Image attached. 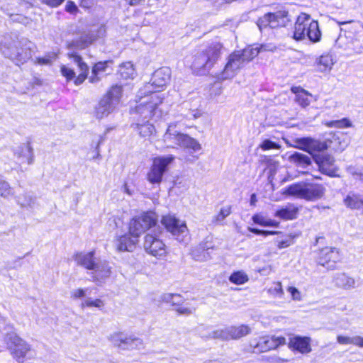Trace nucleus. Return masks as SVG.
<instances>
[{
	"label": "nucleus",
	"mask_w": 363,
	"mask_h": 363,
	"mask_svg": "<svg viewBox=\"0 0 363 363\" xmlns=\"http://www.w3.org/2000/svg\"><path fill=\"white\" fill-rule=\"evenodd\" d=\"M162 95L160 93L140 94L139 90L137 95L139 99L138 104L130 111L133 118L150 120L152 118H160L162 113L159 106L162 103Z\"/></svg>",
	"instance_id": "7ed1b4c3"
},
{
	"label": "nucleus",
	"mask_w": 363,
	"mask_h": 363,
	"mask_svg": "<svg viewBox=\"0 0 363 363\" xmlns=\"http://www.w3.org/2000/svg\"><path fill=\"white\" fill-rule=\"evenodd\" d=\"M209 337L222 340H229L228 328L213 330L209 334Z\"/></svg>",
	"instance_id": "a19ab883"
},
{
	"label": "nucleus",
	"mask_w": 363,
	"mask_h": 363,
	"mask_svg": "<svg viewBox=\"0 0 363 363\" xmlns=\"http://www.w3.org/2000/svg\"><path fill=\"white\" fill-rule=\"evenodd\" d=\"M158 216L152 211H147L133 218L129 224V233L131 236L138 238L146 230L150 233L157 231L162 233V228L157 225Z\"/></svg>",
	"instance_id": "423d86ee"
},
{
	"label": "nucleus",
	"mask_w": 363,
	"mask_h": 363,
	"mask_svg": "<svg viewBox=\"0 0 363 363\" xmlns=\"http://www.w3.org/2000/svg\"><path fill=\"white\" fill-rule=\"evenodd\" d=\"M352 342L353 345L363 347V337L360 336L352 337Z\"/></svg>",
	"instance_id": "e2e57ef3"
},
{
	"label": "nucleus",
	"mask_w": 363,
	"mask_h": 363,
	"mask_svg": "<svg viewBox=\"0 0 363 363\" xmlns=\"http://www.w3.org/2000/svg\"><path fill=\"white\" fill-rule=\"evenodd\" d=\"M335 63L332 55L329 54L322 55L316 62L317 69L319 72H330Z\"/></svg>",
	"instance_id": "c756f323"
},
{
	"label": "nucleus",
	"mask_w": 363,
	"mask_h": 363,
	"mask_svg": "<svg viewBox=\"0 0 363 363\" xmlns=\"http://www.w3.org/2000/svg\"><path fill=\"white\" fill-rule=\"evenodd\" d=\"M161 223L177 240L187 243L189 233L185 222L181 221L174 215L168 214L162 216Z\"/></svg>",
	"instance_id": "f8f14e48"
},
{
	"label": "nucleus",
	"mask_w": 363,
	"mask_h": 363,
	"mask_svg": "<svg viewBox=\"0 0 363 363\" xmlns=\"http://www.w3.org/2000/svg\"><path fill=\"white\" fill-rule=\"evenodd\" d=\"M244 61L240 55V51H236L230 54L228 62L219 77L220 79L225 80L233 78L238 71L243 66Z\"/></svg>",
	"instance_id": "aec40b11"
},
{
	"label": "nucleus",
	"mask_w": 363,
	"mask_h": 363,
	"mask_svg": "<svg viewBox=\"0 0 363 363\" xmlns=\"http://www.w3.org/2000/svg\"><path fill=\"white\" fill-rule=\"evenodd\" d=\"M0 330L4 335V342L11 350L13 358L18 363H23L24 358L30 351V345L13 331V325L7 323L4 318L0 319Z\"/></svg>",
	"instance_id": "20e7f679"
},
{
	"label": "nucleus",
	"mask_w": 363,
	"mask_h": 363,
	"mask_svg": "<svg viewBox=\"0 0 363 363\" xmlns=\"http://www.w3.org/2000/svg\"><path fill=\"white\" fill-rule=\"evenodd\" d=\"M45 57L46 59L49 60L50 64L51 65L57 58V52H50L47 53Z\"/></svg>",
	"instance_id": "69168bd1"
},
{
	"label": "nucleus",
	"mask_w": 363,
	"mask_h": 363,
	"mask_svg": "<svg viewBox=\"0 0 363 363\" xmlns=\"http://www.w3.org/2000/svg\"><path fill=\"white\" fill-rule=\"evenodd\" d=\"M94 254V251L81 252L77 253L74 259L78 265L90 271L91 281L99 285L110 277L111 267L106 260L96 258Z\"/></svg>",
	"instance_id": "f257e3e1"
},
{
	"label": "nucleus",
	"mask_w": 363,
	"mask_h": 363,
	"mask_svg": "<svg viewBox=\"0 0 363 363\" xmlns=\"http://www.w3.org/2000/svg\"><path fill=\"white\" fill-rule=\"evenodd\" d=\"M138 238L131 236V235L125 234L119 237L116 242V248L120 252H132L138 242Z\"/></svg>",
	"instance_id": "393cba45"
},
{
	"label": "nucleus",
	"mask_w": 363,
	"mask_h": 363,
	"mask_svg": "<svg viewBox=\"0 0 363 363\" xmlns=\"http://www.w3.org/2000/svg\"><path fill=\"white\" fill-rule=\"evenodd\" d=\"M161 301L177 307L184 303V298L178 294H164L161 296Z\"/></svg>",
	"instance_id": "4c0bfd02"
},
{
	"label": "nucleus",
	"mask_w": 363,
	"mask_h": 363,
	"mask_svg": "<svg viewBox=\"0 0 363 363\" xmlns=\"http://www.w3.org/2000/svg\"><path fill=\"white\" fill-rule=\"evenodd\" d=\"M310 342V337L296 335L290 338L289 347L300 353L306 354L311 351Z\"/></svg>",
	"instance_id": "b1692460"
},
{
	"label": "nucleus",
	"mask_w": 363,
	"mask_h": 363,
	"mask_svg": "<svg viewBox=\"0 0 363 363\" xmlns=\"http://www.w3.org/2000/svg\"><path fill=\"white\" fill-rule=\"evenodd\" d=\"M344 203L351 209H357L363 212V195L349 194L344 199Z\"/></svg>",
	"instance_id": "c85d7f7f"
},
{
	"label": "nucleus",
	"mask_w": 363,
	"mask_h": 363,
	"mask_svg": "<svg viewBox=\"0 0 363 363\" xmlns=\"http://www.w3.org/2000/svg\"><path fill=\"white\" fill-rule=\"evenodd\" d=\"M247 275L241 271L233 272L229 277V280L231 283L235 284L240 285L246 283L248 281Z\"/></svg>",
	"instance_id": "58836bf2"
},
{
	"label": "nucleus",
	"mask_w": 363,
	"mask_h": 363,
	"mask_svg": "<svg viewBox=\"0 0 363 363\" xmlns=\"http://www.w3.org/2000/svg\"><path fill=\"white\" fill-rule=\"evenodd\" d=\"M196 308L194 307H189L187 306V304H183L182 303L178 307L175 308V311L182 315H189L191 314L194 311H195Z\"/></svg>",
	"instance_id": "8fccbe9b"
},
{
	"label": "nucleus",
	"mask_w": 363,
	"mask_h": 363,
	"mask_svg": "<svg viewBox=\"0 0 363 363\" xmlns=\"http://www.w3.org/2000/svg\"><path fill=\"white\" fill-rule=\"evenodd\" d=\"M89 290V288L74 289L71 292V296L73 298H84Z\"/></svg>",
	"instance_id": "5fc2aeb1"
},
{
	"label": "nucleus",
	"mask_w": 363,
	"mask_h": 363,
	"mask_svg": "<svg viewBox=\"0 0 363 363\" xmlns=\"http://www.w3.org/2000/svg\"><path fill=\"white\" fill-rule=\"evenodd\" d=\"M99 0H81L80 6L89 9L96 4Z\"/></svg>",
	"instance_id": "680f3d73"
},
{
	"label": "nucleus",
	"mask_w": 363,
	"mask_h": 363,
	"mask_svg": "<svg viewBox=\"0 0 363 363\" xmlns=\"http://www.w3.org/2000/svg\"><path fill=\"white\" fill-rule=\"evenodd\" d=\"M67 55L69 58L72 59L77 65L80 73L77 77H75V72L72 69L67 67L66 65H62L60 67L62 75L66 78L67 81H71L74 79V84L80 85L87 78L89 68L86 63L83 61L82 57L77 52H69Z\"/></svg>",
	"instance_id": "9b49d317"
},
{
	"label": "nucleus",
	"mask_w": 363,
	"mask_h": 363,
	"mask_svg": "<svg viewBox=\"0 0 363 363\" xmlns=\"http://www.w3.org/2000/svg\"><path fill=\"white\" fill-rule=\"evenodd\" d=\"M268 292L274 296L282 297L284 291L281 282L275 283L273 286L268 289Z\"/></svg>",
	"instance_id": "de8ad7c7"
},
{
	"label": "nucleus",
	"mask_w": 363,
	"mask_h": 363,
	"mask_svg": "<svg viewBox=\"0 0 363 363\" xmlns=\"http://www.w3.org/2000/svg\"><path fill=\"white\" fill-rule=\"evenodd\" d=\"M289 161L297 167L306 168L311 164V158L301 152H295L289 156Z\"/></svg>",
	"instance_id": "2f4dec72"
},
{
	"label": "nucleus",
	"mask_w": 363,
	"mask_h": 363,
	"mask_svg": "<svg viewBox=\"0 0 363 363\" xmlns=\"http://www.w3.org/2000/svg\"><path fill=\"white\" fill-rule=\"evenodd\" d=\"M277 243L279 249L288 247L293 244V238L291 235H285L283 239L277 240Z\"/></svg>",
	"instance_id": "09e8293b"
},
{
	"label": "nucleus",
	"mask_w": 363,
	"mask_h": 363,
	"mask_svg": "<svg viewBox=\"0 0 363 363\" xmlns=\"http://www.w3.org/2000/svg\"><path fill=\"white\" fill-rule=\"evenodd\" d=\"M262 48V45H254L240 51V55L244 62H249L257 56Z\"/></svg>",
	"instance_id": "72a5a7b5"
},
{
	"label": "nucleus",
	"mask_w": 363,
	"mask_h": 363,
	"mask_svg": "<svg viewBox=\"0 0 363 363\" xmlns=\"http://www.w3.org/2000/svg\"><path fill=\"white\" fill-rule=\"evenodd\" d=\"M171 71L168 67L157 69L152 74L151 82L140 89V94L160 93L170 81Z\"/></svg>",
	"instance_id": "ddd939ff"
},
{
	"label": "nucleus",
	"mask_w": 363,
	"mask_h": 363,
	"mask_svg": "<svg viewBox=\"0 0 363 363\" xmlns=\"http://www.w3.org/2000/svg\"><path fill=\"white\" fill-rule=\"evenodd\" d=\"M99 75V74H92L91 73V75L89 78V82H91L92 84L99 82L101 80V78Z\"/></svg>",
	"instance_id": "774afa93"
},
{
	"label": "nucleus",
	"mask_w": 363,
	"mask_h": 363,
	"mask_svg": "<svg viewBox=\"0 0 363 363\" xmlns=\"http://www.w3.org/2000/svg\"><path fill=\"white\" fill-rule=\"evenodd\" d=\"M337 342L342 345L352 344V337L339 335L337 337Z\"/></svg>",
	"instance_id": "bf43d9fd"
},
{
	"label": "nucleus",
	"mask_w": 363,
	"mask_h": 363,
	"mask_svg": "<svg viewBox=\"0 0 363 363\" xmlns=\"http://www.w3.org/2000/svg\"><path fill=\"white\" fill-rule=\"evenodd\" d=\"M291 91L296 94V101L300 106L304 108L310 104V100L308 96L311 95L308 91L300 86H293Z\"/></svg>",
	"instance_id": "7c9ffc66"
},
{
	"label": "nucleus",
	"mask_w": 363,
	"mask_h": 363,
	"mask_svg": "<svg viewBox=\"0 0 363 363\" xmlns=\"http://www.w3.org/2000/svg\"><path fill=\"white\" fill-rule=\"evenodd\" d=\"M247 230L252 233H255L256 235H263L264 236V230H259L258 228H252V227H248Z\"/></svg>",
	"instance_id": "338daca9"
},
{
	"label": "nucleus",
	"mask_w": 363,
	"mask_h": 363,
	"mask_svg": "<svg viewBox=\"0 0 363 363\" xmlns=\"http://www.w3.org/2000/svg\"><path fill=\"white\" fill-rule=\"evenodd\" d=\"M208 238H207L206 241L201 242L199 245L198 249L196 250L198 251L201 250L204 253L206 252V254L208 255L207 257H208V254H209L208 250H212L213 248L211 241L208 240Z\"/></svg>",
	"instance_id": "603ef678"
},
{
	"label": "nucleus",
	"mask_w": 363,
	"mask_h": 363,
	"mask_svg": "<svg viewBox=\"0 0 363 363\" xmlns=\"http://www.w3.org/2000/svg\"><path fill=\"white\" fill-rule=\"evenodd\" d=\"M176 128L177 123L169 124L163 135L164 143L167 147L174 148L182 145L185 134L180 133Z\"/></svg>",
	"instance_id": "4be33fe9"
},
{
	"label": "nucleus",
	"mask_w": 363,
	"mask_h": 363,
	"mask_svg": "<svg viewBox=\"0 0 363 363\" xmlns=\"http://www.w3.org/2000/svg\"><path fill=\"white\" fill-rule=\"evenodd\" d=\"M287 291L291 294L292 299L294 301H301V295L300 291L294 286H289Z\"/></svg>",
	"instance_id": "6e6d98bb"
},
{
	"label": "nucleus",
	"mask_w": 363,
	"mask_h": 363,
	"mask_svg": "<svg viewBox=\"0 0 363 363\" xmlns=\"http://www.w3.org/2000/svg\"><path fill=\"white\" fill-rule=\"evenodd\" d=\"M162 233L157 231L153 233H148L144 238V249L150 255L155 257H162L166 254L165 245L161 239L160 235Z\"/></svg>",
	"instance_id": "2eb2a0df"
},
{
	"label": "nucleus",
	"mask_w": 363,
	"mask_h": 363,
	"mask_svg": "<svg viewBox=\"0 0 363 363\" xmlns=\"http://www.w3.org/2000/svg\"><path fill=\"white\" fill-rule=\"evenodd\" d=\"M259 147L263 150H269L272 149H279L281 146L269 139H265L262 141V143L259 145Z\"/></svg>",
	"instance_id": "49530a36"
},
{
	"label": "nucleus",
	"mask_w": 363,
	"mask_h": 363,
	"mask_svg": "<svg viewBox=\"0 0 363 363\" xmlns=\"http://www.w3.org/2000/svg\"><path fill=\"white\" fill-rule=\"evenodd\" d=\"M331 127H335L338 128H350L352 127V122L347 118H342L340 120L332 121L330 123Z\"/></svg>",
	"instance_id": "c03bdc74"
},
{
	"label": "nucleus",
	"mask_w": 363,
	"mask_h": 363,
	"mask_svg": "<svg viewBox=\"0 0 363 363\" xmlns=\"http://www.w3.org/2000/svg\"><path fill=\"white\" fill-rule=\"evenodd\" d=\"M231 213V206H227L223 207L219 213L213 218L212 223L214 224L221 223L226 217Z\"/></svg>",
	"instance_id": "ea45409f"
},
{
	"label": "nucleus",
	"mask_w": 363,
	"mask_h": 363,
	"mask_svg": "<svg viewBox=\"0 0 363 363\" xmlns=\"http://www.w3.org/2000/svg\"><path fill=\"white\" fill-rule=\"evenodd\" d=\"M106 32L105 26L104 25H101L96 30H91L89 32L82 33L78 39L72 40L69 44V48L79 50L84 49L96 39L104 37Z\"/></svg>",
	"instance_id": "dca6fc26"
},
{
	"label": "nucleus",
	"mask_w": 363,
	"mask_h": 363,
	"mask_svg": "<svg viewBox=\"0 0 363 363\" xmlns=\"http://www.w3.org/2000/svg\"><path fill=\"white\" fill-rule=\"evenodd\" d=\"M228 336L230 339H239L243 336L247 335L250 332V328L245 325L240 326H230L228 327Z\"/></svg>",
	"instance_id": "473e14b6"
},
{
	"label": "nucleus",
	"mask_w": 363,
	"mask_h": 363,
	"mask_svg": "<svg viewBox=\"0 0 363 363\" xmlns=\"http://www.w3.org/2000/svg\"><path fill=\"white\" fill-rule=\"evenodd\" d=\"M65 0H42V2L50 7H57L62 4Z\"/></svg>",
	"instance_id": "13d9d810"
},
{
	"label": "nucleus",
	"mask_w": 363,
	"mask_h": 363,
	"mask_svg": "<svg viewBox=\"0 0 363 363\" xmlns=\"http://www.w3.org/2000/svg\"><path fill=\"white\" fill-rule=\"evenodd\" d=\"M298 211V206L295 204L288 203L286 206L277 210L274 216L285 220H294L296 218Z\"/></svg>",
	"instance_id": "bb28decb"
},
{
	"label": "nucleus",
	"mask_w": 363,
	"mask_h": 363,
	"mask_svg": "<svg viewBox=\"0 0 363 363\" xmlns=\"http://www.w3.org/2000/svg\"><path fill=\"white\" fill-rule=\"evenodd\" d=\"M180 147L186 148L191 152H196L201 149V145L196 139L185 134Z\"/></svg>",
	"instance_id": "c9c22d12"
},
{
	"label": "nucleus",
	"mask_w": 363,
	"mask_h": 363,
	"mask_svg": "<svg viewBox=\"0 0 363 363\" xmlns=\"http://www.w3.org/2000/svg\"><path fill=\"white\" fill-rule=\"evenodd\" d=\"M340 255L338 249L326 247L321 249L318 253V263L327 269H335L336 263L340 260Z\"/></svg>",
	"instance_id": "412c9836"
},
{
	"label": "nucleus",
	"mask_w": 363,
	"mask_h": 363,
	"mask_svg": "<svg viewBox=\"0 0 363 363\" xmlns=\"http://www.w3.org/2000/svg\"><path fill=\"white\" fill-rule=\"evenodd\" d=\"M112 60L101 61L96 63L91 70L92 74H101L106 70L109 65L112 64Z\"/></svg>",
	"instance_id": "79ce46f5"
},
{
	"label": "nucleus",
	"mask_w": 363,
	"mask_h": 363,
	"mask_svg": "<svg viewBox=\"0 0 363 363\" xmlns=\"http://www.w3.org/2000/svg\"><path fill=\"white\" fill-rule=\"evenodd\" d=\"M252 220L255 224L265 227L268 218L262 214L257 213L252 216Z\"/></svg>",
	"instance_id": "864d4df0"
},
{
	"label": "nucleus",
	"mask_w": 363,
	"mask_h": 363,
	"mask_svg": "<svg viewBox=\"0 0 363 363\" xmlns=\"http://www.w3.org/2000/svg\"><path fill=\"white\" fill-rule=\"evenodd\" d=\"M175 157L172 155L155 157L146 174L147 181L152 186H159L163 180L164 175L167 172L169 165L174 162Z\"/></svg>",
	"instance_id": "9d476101"
},
{
	"label": "nucleus",
	"mask_w": 363,
	"mask_h": 363,
	"mask_svg": "<svg viewBox=\"0 0 363 363\" xmlns=\"http://www.w3.org/2000/svg\"><path fill=\"white\" fill-rule=\"evenodd\" d=\"M121 94L122 87L118 85L113 86L95 106L94 115L96 118L101 119L112 113L119 104Z\"/></svg>",
	"instance_id": "1a4fd4ad"
},
{
	"label": "nucleus",
	"mask_w": 363,
	"mask_h": 363,
	"mask_svg": "<svg viewBox=\"0 0 363 363\" xmlns=\"http://www.w3.org/2000/svg\"><path fill=\"white\" fill-rule=\"evenodd\" d=\"M132 335H128L123 333H115L109 337V340L121 350H131Z\"/></svg>",
	"instance_id": "a878e982"
},
{
	"label": "nucleus",
	"mask_w": 363,
	"mask_h": 363,
	"mask_svg": "<svg viewBox=\"0 0 363 363\" xmlns=\"http://www.w3.org/2000/svg\"><path fill=\"white\" fill-rule=\"evenodd\" d=\"M0 194L1 196L7 198L13 194L9 184L4 180H0Z\"/></svg>",
	"instance_id": "a18cd8bd"
},
{
	"label": "nucleus",
	"mask_w": 363,
	"mask_h": 363,
	"mask_svg": "<svg viewBox=\"0 0 363 363\" xmlns=\"http://www.w3.org/2000/svg\"><path fill=\"white\" fill-rule=\"evenodd\" d=\"M134 121L135 122L131 124V127L140 137H150L155 132V128L153 124L150 123V120L136 118Z\"/></svg>",
	"instance_id": "5701e85b"
},
{
	"label": "nucleus",
	"mask_w": 363,
	"mask_h": 363,
	"mask_svg": "<svg viewBox=\"0 0 363 363\" xmlns=\"http://www.w3.org/2000/svg\"><path fill=\"white\" fill-rule=\"evenodd\" d=\"M35 49L36 46L33 43L26 38H23L14 46L5 47L3 53L5 57L18 65L23 64L31 59Z\"/></svg>",
	"instance_id": "6e6552de"
},
{
	"label": "nucleus",
	"mask_w": 363,
	"mask_h": 363,
	"mask_svg": "<svg viewBox=\"0 0 363 363\" xmlns=\"http://www.w3.org/2000/svg\"><path fill=\"white\" fill-rule=\"evenodd\" d=\"M306 37L311 42L318 43L321 39V32L318 21L311 19L310 15L302 13L295 23L293 38L296 40H302Z\"/></svg>",
	"instance_id": "39448f33"
},
{
	"label": "nucleus",
	"mask_w": 363,
	"mask_h": 363,
	"mask_svg": "<svg viewBox=\"0 0 363 363\" xmlns=\"http://www.w3.org/2000/svg\"><path fill=\"white\" fill-rule=\"evenodd\" d=\"M17 155L18 162L20 164L27 163L31 164L34 160V155L32 147L30 143L23 144L18 147Z\"/></svg>",
	"instance_id": "cd10ccee"
},
{
	"label": "nucleus",
	"mask_w": 363,
	"mask_h": 363,
	"mask_svg": "<svg viewBox=\"0 0 363 363\" xmlns=\"http://www.w3.org/2000/svg\"><path fill=\"white\" fill-rule=\"evenodd\" d=\"M16 201L19 205L22 207L29 206L33 201V199L31 196L25 194L23 195V198L21 196H18L16 198Z\"/></svg>",
	"instance_id": "3c124183"
},
{
	"label": "nucleus",
	"mask_w": 363,
	"mask_h": 363,
	"mask_svg": "<svg viewBox=\"0 0 363 363\" xmlns=\"http://www.w3.org/2000/svg\"><path fill=\"white\" fill-rule=\"evenodd\" d=\"M35 63L41 65H50L49 60L46 59L45 57H36L35 60Z\"/></svg>",
	"instance_id": "0e129e2a"
},
{
	"label": "nucleus",
	"mask_w": 363,
	"mask_h": 363,
	"mask_svg": "<svg viewBox=\"0 0 363 363\" xmlns=\"http://www.w3.org/2000/svg\"><path fill=\"white\" fill-rule=\"evenodd\" d=\"M290 21L289 13L286 10H280L274 13H267L257 20V26L260 31L269 27L276 28L284 27Z\"/></svg>",
	"instance_id": "4468645a"
},
{
	"label": "nucleus",
	"mask_w": 363,
	"mask_h": 363,
	"mask_svg": "<svg viewBox=\"0 0 363 363\" xmlns=\"http://www.w3.org/2000/svg\"><path fill=\"white\" fill-rule=\"evenodd\" d=\"M286 194L306 201H316L321 199L325 188L320 184L301 182L289 185L286 188Z\"/></svg>",
	"instance_id": "0eeeda50"
},
{
	"label": "nucleus",
	"mask_w": 363,
	"mask_h": 363,
	"mask_svg": "<svg viewBox=\"0 0 363 363\" xmlns=\"http://www.w3.org/2000/svg\"><path fill=\"white\" fill-rule=\"evenodd\" d=\"M295 143L296 148L307 152L313 157L318 152H323L329 147L328 142L317 140L308 137L297 138Z\"/></svg>",
	"instance_id": "a211bd4d"
},
{
	"label": "nucleus",
	"mask_w": 363,
	"mask_h": 363,
	"mask_svg": "<svg viewBox=\"0 0 363 363\" xmlns=\"http://www.w3.org/2000/svg\"><path fill=\"white\" fill-rule=\"evenodd\" d=\"M131 350H140L143 347V340L138 337H135L134 336L132 337L131 339Z\"/></svg>",
	"instance_id": "4d7b16f0"
},
{
	"label": "nucleus",
	"mask_w": 363,
	"mask_h": 363,
	"mask_svg": "<svg viewBox=\"0 0 363 363\" xmlns=\"http://www.w3.org/2000/svg\"><path fill=\"white\" fill-rule=\"evenodd\" d=\"M335 283L337 286L348 289L354 287L355 281L345 274H337L335 277Z\"/></svg>",
	"instance_id": "f704fd0d"
},
{
	"label": "nucleus",
	"mask_w": 363,
	"mask_h": 363,
	"mask_svg": "<svg viewBox=\"0 0 363 363\" xmlns=\"http://www.w3.org/2000/svg\"><path fill=\"white\" fill-rule=\"evenodd\" d=\"M78 10L76 4L72 1H68L66 4V11L69 13H75Z\"/></svg>",
	"instance_id": "052dcab7"
},
{
	"label": "nucleus",
	"mask_w": 363,
	"mask_h": 363,
	"mask_svg": "<svg viewBox=\"0 0 363 363\" xmlns=\"http://www.w3.org/2000/svg\"><path fill=\"white\" fill-rule=\"evenodd\" d=\"M223 45L213 41L196 50L193 55L191 67L199 74H205L217 63L223 50Z\"/></svg>",
	"instance_id": "f03ea898"
},
{
	"label": "nucleus",
	"mask_w": 363,
	"mask_h": 363,
	"mask_svg": "<svg viewBox=\"0 0 363 363\" xmlns=\"http://www.w3.org/2000/svg\"><path fill=\"white\" fill-rule=\"evenodd\" d=\"M81 306L82 308L86 306L89 308L96 307L101 309L104 306V302L100 298L92 300L91 298H88L82 303Z\"/></svg>",
	"instance_id": "37998d69"
},
{
	"label": "nucleus",
	"mask_w": 363,
	"mask_h": 363,
	"mask_svg": "<svg viewBox=\"0 0 363 363\" xmlns=\"http://www.w3.org/2000/svg\"><path fill=\"white\" fill-rule=\"evenodd\" d=\"M317 164L319 171L330 177H337V168L335 164V159L333 156L318 152L313 157Z\"/></svg>",
	"instance_id": "6ab92c4d"
},
{
	"label": "nucleus",
	"mask_w": 363,
	"mask_h": 363,
	"mask_svg": "<svg viewBox=\"0 0 363 363\" xmlns=\"http://www.w3.org/2000/svg\"><path fill=\"white\" fill-rule=\"evenodd\" d=\"M118 72L121 77L124 79H133L135 75L133 65L130 62L123 63L119 67Z\"/></svg>",
	"instance_id": "e433bc0d"
},
{
	"label": "nucleus",
	"mask_w": 363,
	"mask_h": 363,
	"mask_svg": "<svg viewBox=\"0 0 363 363\" xmlns=\"http://www.w3.org/2000/svg\"><path fill=\"white\" fill-rule=\"evenodd\" d=\"M286 343V340L282 336H264L257 340L252 341L250 344L254 352H265L270 350L277 348Z\"/></svg>",
	"instance_id": "f3484780"
}]
</instances>
